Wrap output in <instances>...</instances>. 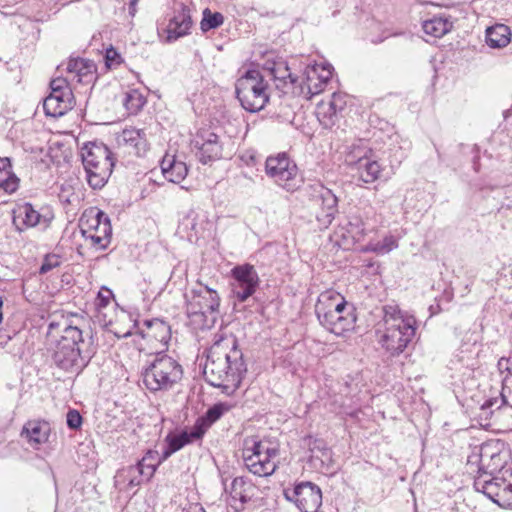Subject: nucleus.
<instances>
[{"label":"nucleus","mask_w":512,"mask_h":512,"mask_svg":"<svg viewBox=\"0 0 512 512\" xmlns=\"http://www.w3.org/2000/svg\"><path fill=\"white\" fill-rule=\"evenodd\" d=\"M501 404L512 408V391L505 386L501 391Z\"/></svg>","instance_id":"5fc2aeb1"},{"label":"nucleus","mask_w":512,"mask_h":512,"mask_svg":"<svg viewBox=\"0 0 512 512\" xmlns=\"http://www.w3.org/2000/svg\"><path fill=\"white\" fill-rule=\"evenodd\" d=\"M279 455L277 445L257 437H247L243 442L242 458L245 467L259 477L272 475L276 468Z\"/></svg>","instance_id":"39448f33"},{"label":"nucleus","mask_w":512,"mask_h":512,"mask_svg":"<svg viewBox=\"0 0 512 512\" xmlns=\"http://www.w3.org/2000/svg\"><path fill=\"white\" fill-rule=\"evenodd\" d=\"M398 247L397 239L392 235H387L381 241L370 242L364 248V252H374L376 254H387Z\"/></svg>","instance_id":"e433bc0d"},{"label":"nucleus","mask_w":512,"mask_h":512,"mask_svg":"<svg viewBox=\"0 0 512 512\" xmlns=\"http://www.w3.org/2000/svg\"><path fill=\"white\" fill-rule=\"evenodd\" d=\"M18 178L12 171L0 172V189L13 193L18 188Z\"/></svg>","instance_id":"79ce46f5"},{"label":"nucleus","mask_w":512,"mask_h":512,"mask_svg":"<svg viewBox=\"0 0 512 512\" xmlns=\"http://www.w3.org/2000/svg\"><path fill=\"white\" fill-rule=\"evenodd\" d=\"M309 207L318 227L327 229L338 213V198L333 191L321 184L311 187Z\"/></svg>","instance_id":"9d476101"},{"label":"nucleus","mask_w":512,"mask_h":512,"mask_svg":"<svg viewBox=\"0 0 512 512\" xmlns=\"http://www.w3.org/2000/svg\"><path fill=\"white\" fill-rule=\"evenodd\" d=\"M196 432V426L193 425L190 431L183 430L177 434L169 433L165 437V443L171 448L172 451L177 452L184 446L202 439V437L194 436Z\"/></svg>","instance_id":"2f4dec72"},{"label":"nucleus","mask_w":512,"mask_h":512,"mask_svg":"<svg viewBox=\"0 0 512 512\" xmlns=\"http://www.w3.org/2000/svg\"><path fill=\"white\" fill-rule=\"evenodd\" d=\"M317 318L327 331L338 336L353 330L356 322L355 310L349 304H346V308L322 312Z\"/></svg>","instance_id":"ddd939ff"},{"label":"nucleus","mask_w":512,"mask_h":512,"mask_svg":"<svg viewBox=\"0 0 512 512\" xmlns=\"http://www.w3.org/2000/svg\"><path fill=\"white\" fill-rule=\"evenodd\" d=\"M48 222L49 219L41 215L30 203L20 204L14 210L13 223L18 231H24L41 223L46 226Z\"/></svg>","instance_id":"6ab92c4d"},{"label":"nucleus","mask_w":512,"mask_h":512,"mask_svg":"<svg viewBox=\"0 0 512 512\" xmlns=\"http://www.w3.org/2000/svg\"><path fill=\"white\" fill-rule=\"evenodd\" d=\"M318 66V79H320L321 81H323L325 84L331 79L332 77V67L331 65H327V66H322L320 67L319 65Z\"/></svg>","instance_id":"864d4df0"},{"label":"nucleus","mask_w":512,"mask_h":512,"mask_svg":"<svg viewBox=\"0 0 512 512\" xmlns=\"http://www.w3.org/2000/svg\"><path fill=\"white\" fill-rule=\"evenodd\" d=\"M504 487L503 489L501 490V493L504 495V496H507V499L508 500H512V484L511 483H508V484H502Z\"/></svg>","instance_id":"052dcab7"},{"label":"nucleus","mask_w":512,"mask_h":512,"mask_svg":"<svg viewBox=\"0 0 512 512\" xmlns=\"http://www.w3.org/2000/svg\"><path fill=\"white\" fill-rule=\"evenodd\" d=\"M511 31L507 25L497 24L486 30V43L491 48H502L509 44Z\"/></svg>","instance_id":"7c9ffc66"},{"label":"nucleus","mask_w":512,"mask_h":512,"mask_svg":"<svg viewBox=\"0 0 512 512\" xmlns=\"http://www.w3.org/2000/svg\"><path fill=\"white\" fill-rule=\"evenodd\" d=\"M192 23L190 8L183 3H176L173 15L169 19L166 28L167 41H176L177 39L188 35L190 33Z\"/></svg>","instance_id":"2eb2a0df"},{"label":"nucleus","mask_w":512,"mask_h":512,"mask_svg":"<svg viewBox=\"0 0 512 512\" xmlns=\"http://www.w3.org/2000/svg\"><path fill=\"white\" fill-rule=\"evenodd\" d=\"M265 76L256 69L247 70L235 84L236 97L248 112L262 110L269 101Z\"/></svg>","instance_id":"0eeeda50"},{"label":"nucleus","mask_w":512,"mask_h":512,"mask_svg":"<svg viewBox=\"0 0 512 512\" xmlns=\"http://www.w3.org/2000/svg\"><path fill=\"white\" fill-rule=\"evenodd\" d=\"M491 473L485 470L484 456L481 455L478 475L474 480V487L477 491L488 496L492 501L497 502L496 497L501 494V486L504 480L499 478H490Z\"/></svg>","instance_id":"aec40b11"},{"label":"nucleus","mask_w":512,"mask_h":512,"mask_svg":"<svg viewBox=\"0 0 512 512\" xmlns=\"http://www.w3.org/2000/svg\"><path fill=\"white\" fill-rule=\"evenodd\" d=\"M224 22V17L219 12L212 13L209 9L203 11V18L200 26L203 32H207L212 29H216L221 26Z\"/></svg>","instance_id":"ea45409f"},{"label":"nucleus","mask_w":512,"mask_h":512,"mask_svg":"<svg viewBox=\"0 0 512 512\" xmlns=\"http://www.w3.org/2000/svg\"><path fill=\"white\" fill-rule=\"evenodd\" d=\"M50 434V425L46 421L32 420L28 421L21 432L33 447H38L48 441Z\"/></svg>","instance_id":"393cba45"},{"label":"nucleus","mask_w":512,"mask_h":512,"mask_svg":"<svg viewBox=\"0 0 512 512\" xmlns=\"http://www.w3.org/2000/svg\"><path fill=\"white\" fill-rule=\"evenodd\" d=\"M83 236L85 237L86 241H90V245L97 250L106 249L111 242L110 240H107L93 233L85 234Z\"/></svg>","instance_id":"49530a36"},{"label":"nucleus","mask_w":512,"mask_h":512,"mask_svg":"<svg viewBox=\"0 0 512 512\" xmlns=\"http://www.w3.org/2000/svg\"><path fill=\"white\" fill-rule=\"evenodd\" d=\"M372 156V149L365 140H357L349 147L345 156V162L349 166H357Z\"/></svg>","instance_id":"c756f323"},{"label":"nucleus","mask_w":512,"mask_h":512,"mask_svg":"<svg viewBox=\"0 0 512 512\" xmlns=\"http://www.w3.org/2000/svg\"><path fill=\"white\" fill-rule=\"evenodd\" d=\"M71 81L89 85L96 79V65L93 61L84 58L69 59L65 68Z\"/></svg>","instance_id":"f3484780"},{"label":"nucleus","mask_w":512,"mask_h":512,"mask_svg":"<svg viewBox=\"0 0 512 512\" xmlns=\"http://www.w3.org/2000/svg\"><path fill=\"white\" fill-rule=\"evenodd\" d=\"M118 142L129 149V153L143 155L148 147L146 133L142 129L126 128L118 137Z\"/></svg>","instance_id":"b1692460"},{"label":"nucleus","mask_w":512,"mask_h":512,"mask_svg":"<svg viewBox=\"0 0 512 512\" xmlns=\"http://www.w3.org/2000/svg\"><path fill=\"white\" fill-rule=\"evenodd\" d=\"M183 512H206L204 508L200 505H189L187 508L183 509Z\"/></svg>","instance_id":"680f3d73"},{"label":"nucleus","mask_w":512,"mask_h":512,"mask_svg":"<svg viewBox=\"0 0 512 512\" xmlns=\"http://www.w3.org/2000/svg\"><path fill=\"white\" fill-rule=\"evenodd\" d=\"M265 173L288 192L298 190L303 184L297 165L285 153L268 157L265 161Z\"/></svg>","instance_id":"6e6552de"},{"label":"nucleus","mask_w":512,"mask_h":512,"mask_svg":"<svg viewBox=\"0 0 512 512\" xmlns=\"http://www.w3.org/2000/svg\"><path fill=\"white\" fill-rule=\"evenodd\" d=\"M346 300L340 293L334 290L322 292L315 304L316 316L322 315V312H330L335 309L346 308Z\"/></svg>","instance_id":"c85d7f7f"},{"label":"nucleus","mask_w":512,"mask_h":512,"mask_svg":"<svg viewBox=\"0 0 512 512\" xmlns=\"http://www.w3.org/2000/svg\"><path fill=\"white\" fill-rule=\"evenodd\" d=\"M138 0H130L129 1V14L131 16H134L137 12L136 6H137Z\"/></svg>","instance_id":"69168bd1"},{"label":"nucleus","mask_w":512,"mask_h":512,"mask_svg":"<svg viewBox=\"0 0 512 512\" xmlns=\"http://www.w3.org/2000/svg\"><path fill=\"white\" fill-rule=\"evenodd\" d=\"M409 316H404L396 306L387 305L384 307V324L388 326V322L391 320H407Z\"/></svg>","instance_id":"c03bdc74"},{"label":"nucleus","mask_w":512,"mask_h":512,"mask_svg":"<svg viewBox=\"0 0 512 512\" xmlns=\"http://www.w3.org/2000/svg\"><path fill=\"white\" fill-rule=\"evenodd\" d=\"M68 80H69V78L68 79L62 78V77L54 78L50 82L51 92H56V91L66 92V90H71V88L69 87V84H68Z\"/></svg>","instance_id":"603ef678"},{"label":"nucleus","mask_w":512,"mask_h":512,"mask_svg":"<svg viewBox=\"0 0 512 512\" xmlns=\"http://www.w3.org/2000/svg\"><path fill=\"white\" fill-rule=\"evenodd\" d=\"M195 216H196V213L194 211H190L189 214L187 215V220H189V219L192 220L191 229L197 233L198 232L197 225H196V223H194Z\"/></svg>","instance_id":"338daca9"},{"label":"nucleus","mask_w":512,"mask_h":512,"mask_svg":"<svg viewBox=\"0 0 512 512\" xmlns=\"http://www.w3.org/2000/svg\"><path fill=\"white\" fill-rule=\"evenodd\" d=\"M359 174V180L369 184L375 182L381 174L382 168L376 160L372 159V156L367 160L360 162L356 166Z\"/></svg>","instance_id":"473e14b6"},{"label":"nucleus","mask_w":512,"mask_h":512,"mask_svg":"<svg viewBox=\"0 0 512 512\" xmlns=\"http://www.w3.org/2000/svg\"><path fill=\"white\" fill-rule=\"evenodd\" d=\"M161 170L164 177L172 182L179 183L188 173L186 164L176 159L174 155L166 154L161 161Z\"/></svg>","instance_id":"bb28decb"},{"label":"nucleus","mask_w":512,"mask_h":512,"mask_svg":"<svg viewBox=\"0 0 512 512\" xmlns=\"http://www.w3.org/2000/svg\"><path fill=\"white\" fill-rule=\"evenodd\" d=\"M12 171V166L9 158H0V172Z\"/></svg>","instance_id":"bf43d9fd"},{"label":"nucleus","mask_w":512,"mask_h":512,"mask_svg":"<svg viewBox=\"0 0 512 512\" xmlns=\"http://www.w3.org/2000/svg\"><path fill=\"white\" fill-rule=\"evenodd\" d=\"M143 471L136 465L122 469L115 476V485L119 490L129 491L144 481Z\"/></svg>","instance_id":"cd10ccee"},{"label":"nucleus","mask_w":512,"mask_h":512,"mask_svg":"<svg viewBox=\"0 0 512 512\" xmlns=\"http://www.w3.org/2000/svg\"><path fill=\"white\" fill-rule=\"evenodd\" d=\"M104 59H105V64H106L107 68H109V69L116 68L123 61L121 55L112 46L106 49Z\"/></svg>","instance_id":"37998d69"},{"label":"nucleus","mask_w":512,"mask_h":512,"mask_svg":"<svg viewBox=\"0 0 512 512\" xmlns=\"http://www.w3.org/2000/svg\"><path fill=\"white\" fill-rule=\"evenodd\" d=\"M145 328H141L142 338L150 341H157L164 348L171 339V328L165 321L155 318L145 320L143 323Z\"/></svg>","instance_id":"5701e85b"},{"label":"nucleus","mask_w":512,"mask_h":512,"mask_svg":"<svg viewBox=\"0 0 512 512\" xmlns=\"http://www.w3.org/2000/svg\"><path fill=\"white\" fill-rule=\"evenodd\" d=\"M72 107V90H66V92H50L43 103L45 114L52 117L63 116L68 110L72 109Z\"/></svg>","instance_id":"412c9836"},{"label":"nucleus","mask_w":512,"mask_h":512,"mask_svg":"<svg viewBox=\"0 0 512 512\" xmlns=\"http://www.w3.org/2000/svg\"><path fill=\"white\" fill-rule=\"evenodd\" d=\"M95 347L92 335L84 337L83 331L77 326H67L57 341L52 354L53 363L60 369L74 373L87 366Z\"/></svg>","instance_id":"f03ea898"},{"label":"nucleus","mask_w":512,"mask_h":512,"mask_svg":"<svg viewBox=\"0 0 512 512\" xmlns=\"http://www.w3.org/2000/svg\"><path fill=\"white\" fill-rule=\"evenodd\" d=\"M231 289L234 297L243 303L255 294L259 285L260 278L252 264L245 263L236 265L231 269Z\"/></svg>","instance_id":"9b49d317"},{"label":"nucleus","mask_w":512,"mask_h":512,"mask_svg":"<svg viewBox=\"0 0 512 512\" xmlns=\"http://www.w3.org/2000/svg\"><path fill=\"white\" fill-rule=\"evenodd\" d=\"M316 115L324 128H332L338 119L337 112L332 109V106L329 104V102L324 101H321L317 105Z\"/></svg>","instance_id":"c9c22d12"},{"label":"nucleus","mask_w":512,"mask_h":512,"mask_svg":"<svg viewBox=\"0 0 512 512\" xmlns=\"http://www.w3.org/2000/svg\"><path fill=\"white\" fill-rule=\"evenodd\" d=\"M285 495L301 512H318L322 505L321 489L312 482H300L291 492H285Z\"/></svg>","instance_id":"f8f14e48"},{"label":"nucleus","mask_w":512,"mask_h":512,"mask_svg":"<svg viewBox=\"0 0 512 512\" xmlns=\"http://www.w3.org/2000/svg\"><path fill=\"white\" fill-rule=\"evenodd\" d=\"M256 487L245 477H236L233 479L230 487V496L233 501L231 504L236 511H242L246 503L254 497Z\"/></svg>","instance_id":"4be33fe9"},{"label":"nucleus","mask_w":512,"mask_h":512,"mask_svg":"<svg viewBox=\"0 0 512 512\" xmlns=\"http://www.w3.org/2000/svg\"><path fill=\"white\" fill-rule=\"evenodd\" d=\"M498 403V399L496 398H491L487 401H485V403L482 405L481 409L483 411H486L487 409L489 408H492L494 405H496Z\"/></svg>","instance_id":"e2e57ef3"},{"label":"nucleus","mask_w":512,"mask_h":512,"mask_svg":"<svg viewBox=\"0 0 512 512\" xmlns=\"http://www.w3.org/2000/svg\"><path fill=\"white\" fill-rule=\"evenodd\" d=\"M145 103V97L138 90L133 89L125 93L123 104L129 113H137Z\"/></svg>","instance_id":"58836bf2"},{"label":"nucleus","mask_w":512,"mask_h":512,"mask_svg":"<svg viewBox=\"0 0 512 512\" xmlns=\"http://www.w3.org/2000/svg\"><path fill=\"white\" fill-rule=\"evenodd\" d=\"M104 223H101L97 229L93 231V234L99 235L107 240L111 241L112 237V226L109 217H104Z\"/></svg>","instance_id":"09e8293b"},{"label":"nucleus","mask_w":512,"mask_h":512,"mask_svg":"<svg viewBox=\"0 0 512 512\" xmlns=\"http://www.w3.org/2000/svg\"><path fill=\"white\" fill-rule=\"evenodd\" d=\"M104 217H108V215L98 209H91L89 213H84L80 219L82 235L93 233L101 223H104Z\"/></svg>","instance_id":"f704fd0d"},{"label":"nucleus","mask_w":512,"mask_h":512,"mask_svg":"<svg viewBox=\"0 0 512 512\" xmlns=\"http://www.w3.org/2000/svg\"><path fill=\"white\" fill-rule=\"evenodd\" d=\"M310 463L322 473H333L336 470L335 462L332 457V451L328 448L325 441L315 439L310 442Z\"/></svg>","instance_id":"a211bd4d"},{"label":"nucleus","mask_w":512,"mask_h":512,"mask_svg":"<svg viewBox=\"0 0 512 512\" xmlns=\"http://www.w3.org/2000/svg\"><path fill=\"white\" fill-rule=\"evenodd\" d=\"M141 376L144 386L150 392H167L180 383L183 378V368L173 357L158 353L142 369Z\"/></svg>","instance_id":"20e7f679"},{"label":"nucleus","mask_w":512,"mask_h":512,"mask_svg":"<svg viewBox=\"0 0 512 512\" xmlns=\"http://www.w3.org/2000/svg\"><path fill=\"white\" fill-rule=\"evenodd\" d=\"M405 154L401 147H398L394 153V158L390 161L391 166L399 165L404 159Z\"/></svg>","instance_id":"4d7b16f0"},{"label":"nucleus","mask_w":512,"mask_h":512,"mask_svg":"<svg viewBox=\"0 0 512 512\" xmlns=\"http://www.w3.org/2000/svg\"><path fill=\"white\" fill-rule=\"evenodd\" d=\"M318 66H313L307 71L306 81L302 90L307 89V95L314 96L323 91L325 83L318 79Z\"/></svg>","instance_id":"4c0bfd02"},{"label":"nucleus","mask_w":512,"mask_h":512,"mask_svg":"<svg viewBox=\"0 0 512 512\" xmlns=\"http://www.w3.org/2000/svg\"><path fill=\"white\" fill-rule=\"evenodd\" d=\"M328 102L332 106V109H334L337 112V114L342 112L346 107V99L342 93L334 92L331 95V99Z\"/></svg>","instance_id":"8fccbe9b"},{"label":"nucleus","mask_w":512,"mask_h":512,"mask_svg":"<svg viewBox=\"0 0 512 512\" xmlns=\"http://www.w3.org/2000/svg\"><path fill=\"white\" fill-rule=\"evenodd\" d=\"M197 149V157L203 164L220 159L222 156V145L219 136L209 130L200 131L192 141Z\"/></svg>","instance_id":"4468645a"},{"label":"nucleus","mask_w":512,"mask_h":512,"mask_svg":"<svg viewBox=\"0 0 512 512\" xmlns=\"http://www.w3.org/2000/svg\"><path fill=\"white\" fill-rule=\"evenodd\" d=\"M9 339H10V336L9 335H5V338L0 340V345L6 344Z\"/></svg>","instance_id":"774afa93"},{"label":"nucleus","mask_w":512,"mask_h":512,"mask_svg":"<svg viewBox=\"0 0 512 512\" xmlns=\"http://www.w3.org/2000/svg\"><path fill=\"white\" fill-rule=\"evenodd\" d=\"M512 210V199L509 197H506L505 201L502 203L501 207L499 208V212L502 210Z\"/></svg>","instance_id":"0e129e2a"},{"label":"nucleus","mask_w":512,"mask_h":512,"mask_svg":"<svg viewBox=\"0 0 512 512\" xmlns=\"http://www.w3.org/2000/svg\"><path fill=\"white\" fill-rule=\"evenodd\" d=\"M82 416L75 409H70L66 416L67 426L72 430H77L82 425Z\"/></svg>","instance_id":"de8ad7c7"},{"label":"nucleus","mask_w":512,"mask_h":512,"mask_svg":"<svg viewBox=\"0 0 512 512\" xmlns=\"http://www.w3.org/2000/svg\"><path fill=\"white\" fill-rule=\"evenodd\" d=\"M263 70L279 89L297 81V77L290 72L287 62L281 57H267L263 63Z\"/></svg>","instance_id":"dca6fc26"},{"label":"nucleus","mask_w":512,"mask_h":512,"mask_svg":"<svg viewBox=\"0 0 512 512\" xmlns=\"http://www.w3.org/2000/svg\"><path fill=\"white\" fill-rule=\"evenodd\" d=\"M175 452L171 450V448L166 444L161 456L157 460V464L160 465L162 462L166 461L172 454Z\"/></svg>","instance_id":"13d9d810"},{"label":"nucleus","mask_w":512,"mask_h":512,"mask_svg":"<svg viewBox=\"0 0 512 512\" xmlns=\"http://www.w3.org/2000/svg\"><path fill=\"white\" fill-rule=\"evenodd\" d=\"M422 27L427 35L440 38L451 30L452 23L447 19L434 17L430 20L424 21Z\"/></svg>","instance_id":"72a5a7b5"},{"label":"nucleus","mask_w":512,"mask_h":512,"mask_svg":"<svg viewBox=\"0 0 512 512\" xmlns=\"http://www.w3.org/2000/svg\"><path fill=\"white\" fill-rule=\"evenodd\" d=\"M81 157L89 185L93 189L102 188L114 166L109 148L103 143L92 142L81 149Z\"/></svg>","instance_id":"423d86ee"},{"label":"nucleus","mask_w":512,"mask_h":512,"mask_svg":"<svg viewBox=\"0 0 512 512\" xmlns=\"http://www.w3.org/2000/svg\"><path fill=\"white\" fill-rule=\"evenodd\" d=\"M415 325L414 317H408L407 320L389 321L380 340L382 347L392 356L401 354L415 336Z\"/></svg>","instance_id":"1a4fd4ad"},{"label":"nucleus","mask_w":512,"mask_h":512,"mask_svg":"<svg viewBox=\"0 0 512 512\" xmlns=\"http://www.w3.org/2000/svg\"><path fill=\"white\" fill-rule=\"evenodd\" d=\"M497 366L499 368V370H506L508 371L510 374H512V361H511V358H505V357H502L499 359L498 363H497Z\"/></svg>","instance_id":"6e6d98bb"},{"label":"nucleus","mask_w":512,"mask_h":512,"mask_svg":"<svg viewBox=\"0 0 512 512\" xmlns=\"http://www.w3.org/2000/svg\"><path fill=\"white\" fill-rule=\"evenodd\" d=\"M60 264H61V260L58 255H56V254L47 255L44 258L42 265L40 266L39 273L46 274L49 271H51L52 269L60 266Z\"/></svg>","instance_id":"a18cd8bd"},{"label":"nucleus","mask_w":512,"mask_h":512,"mask_svg":"<svg viewBox=\"0 0 512 512\" xmlns=\"http://www.w3.org/2000/svg\"><path fill=\"white\" fill-rule=\"evenodd\" d=\"M112 296H113L112 291L106 287H103L99 291L97 298H96L97 308L101 309V308L106 307L109 304Z\"/></svg>","instance_id":"3c124183"},{"label":"nucleus","mask_w":512,"mask_h":512,"mask_svg":"<svg viewBox=\"0 0 512 512\" xmlns=\"http://www.w3.org/2000/svg\"><path fill=\"white\" fill-rule=\"evenodd\" d=\"M247 372L243 353L234 335L216 334L204 366V378L211 386L232 395L240 386Z\"/></svg>","instance_id":"f257e3e1"},{"label":"nucleus","mask_w":512,"mask_h":512,"mask_svg":"<svg viewBox=\"0 0 512 512\" xmlns=\"http://www.w3.org/2000/svg\"><path fill=\"white\" fill-rule=\"evenodd\" d=\"M157 455V451L149 450L136 464V466L143 471V476L146 480H149L154 475L157 467L159 466L157 463H147V460L153 459Z\"/></svg>","instance_id":"a19ab883"},{"label":"nucleus","mask_w":512,"mask_h":512,"mask_svg":"<svg viewBox=\"0 0 512 512\" xmlns=\"http://www.w3.org/2000/svg\"><path fill=\"white\" fill-rule=\"evenodd\" d=\"M231 406L227 403H216L212 407H210L206 413L199 417L196 422V430L194 436L203 437L206 431L216 422L218 421L224 413L230 410Z\"/></svg>","instance_id":"a878e982"},{"label":"nucleus","mask_w":512,"mask_h":512,"mask_svg":"<svg viewBox=\"0 0 512 512\" xmlns=\"http://www.w3.org/2000/svg\"><path fill=\"white\" fill-rule=\"evenodd\" d=\"M186 313L195 329H210L219 312L220 297L216 290L198 282L185 293Z\"/></svg>","instance_id":"7ed1b4c3"}]
</instances>
